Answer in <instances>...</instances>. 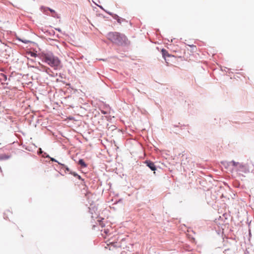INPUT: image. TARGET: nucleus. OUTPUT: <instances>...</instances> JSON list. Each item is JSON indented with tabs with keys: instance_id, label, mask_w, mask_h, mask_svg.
I'll return each mask as SVG.
<instances>
[{
	"instance_id": "obj_8",
	"label": "nucleus",
	"mask_w": 254,
	"mask_h": 254,
	"mask_svg": "<svg viewBox=\"0 0 254 254\" xmlns=\"http://www.w3.org/2000/svg\"><path fill=\"white\" fill-rule=\"evenodd\" d=\"M70 174H72V175H73L75 177H76L77 176H78V174L77 173H76L75 172H70Z\"/></svg>"
},
{
	"instance_id": "obj_13",
	"label": "nucleus",
	"mask_w": 254,
	"mask_h": 254,
	"mask_svg": "<svg viewBox=\"0 0 254 254\" xmlns=\"http://www.w3.org/2000/svg\"><path fill=\"white\" fill-rule=\"evenodd\" d=\"M76 177H77V178H78V179H79V180H80V179H81V178L80 176H79V175H78V176H77Z\"/></svg>"
},
{
	"instance_id": "obj_17",
	"label": "nucleus",
	"mask_w": 254,
	"mask_h": 254,
	"mask_svg": "<svg viewBox=\"0 0 254 254\" xmlns=\"http://www.w3.org/2000/svg\"><path fill=\"white\" fill-rule=\"evenodd\" d=\"M7 218H8V217L7 216L4 217V219H7Z\"/></svg>"
},
{
	"instance_id": "obj_16",
	"label": "nucleus",
	"mask_w": 254,
	"mask_h": 254,
	"mask_svg": "<svg viewBox=\"0 0 254 254\" xmlns=\"http://www.w3.org/2000/svg\"><path fill=\"white\" fill-rule=\"evenodd\" d=\"M42 151L41 148L39 149V153H42Z\"/></svg>"
},
{
	"instance_id": "obj_6",
	"label": "nucleus",
	"mask_w": 254,
	"mask_h": 254,
	"mask_svg": "<svg viewBox=\"0 0 254 254\" xmlns=\"http://www.w3.org/2000/svg\"><path fill=\"white\" fill-rule=\"evenodd\" d=\"M58 164L62 166V169H65V173H66L67 172H69V169L67 167L65 166L64 164H63L60 163H58Z\"/></svg>"
},
{
	"instance_id": "obj_2",
	"label": "nucleus",
	"mask_w": 254,
	"mask_h": 254,
	"mask_svg": "<svg viewBox=\"0 0 254 254\" xmlns=\"http://www.w3.org/2000/svg\"><path fill=\"white\" fill-rule=\"evenodd\" d=\"M44 61L55 69L61 67V61L57 57L52 54L47 53L43 56Z\"/></svg>"
},
{
	"instance_id": "obj_1",
	"label": "nucleus",
	"mask_w": 254,
	"mask_h": 254,
	"mask_svg": "<svg viewBox=\"0 0 254 254\" xmlns=\"http://www.w3.org/2000/svg\"><path fill=\"white\" fill-rule=\"evenodd\" d=\"M107 38L113 43L118 45L126 44L127 42V37L118 32H110L107 35Z\"/></svg>"
},
{
	"instance_id": "obj_7",
	"label": "nucleus",
	"mask_w": 254,
	"mask_h": 254,
	"mask_svg": "<svg viewBox=\"0 0 254 254\" xmlns=\"http://www.w3.org/2000/svg\"><path fill=\"white\" fill-rule=\"evenodd\" d=\"M78 164L83 167H86L87 166L83 159H80L78 161Z\"/></svg>"
},
{
	"instance_id": "obj_9",
	"label": "nucleus",
	"mask_w": 254,
	"mask_h": 254,
	"mask_svg": "<svg viewBox=\"0 0 254 254\" xmlns=\"http://www.w3.org/2000/svg\"><path fill=\"white\" fill-rule=\"evenodd\" d=\"M30 55L31 57H36L37 55L34 53H30Z\"/></svg>"
},
{
	"instance_id": "obj_15",
	"label": "nucleus",
	"mask_w": 254,
	"mask_h": 254,
	"mask_svg": "<svg viewBox=\"0 0 254 254\" xmlns=\"http://www.w3.org/2000/svg\"><path fill=\"white\" fill-rule=\"evenodd\" d=\"M100 225L102 227H103L104 226V225L102 223H101V222H100Z\"/></svg>"
},
{
	"instance_id": "obj_3",
	"label": "nucleus",
	"mask_w": 254,
	"mask_h": 254,
	"mask_svg": "<svg viewBox=\"0 0 254 254\" xmlns=\"http://www.w3.org/2000/svg\"><path fill=\"white\" fill-rule=\"evenodd\" d=\"M230 164L233 166L235 167L236 169L238 171H243L246 169V166L243 164L240 163L239 162L232 161L230 162Z\"/></svg>"
},
{
	"instance_id": "obj_5",
	"label": "nucleus",
	"mask_w": 254,
	"mask_h": 254,
	"mask_svg": "<svg viewBox=\"0 0 254 254\" xmlns=\"http://www.w3.org/2000/svg\"><path fill=\"white\" fill-rule=\"evenodd\" d=\"M161 52L162 56L165 59H166V57H170V55L168 54V52L166 50L162 49Z\"/></svg>"
},
{
	"instance_id": "obj_14",
	"label": "nucleus",
	"mask_w": 254,
	"mask_h": 254,
	"mask_svg": "<svg viewBox=\"0 0 254 254\" xmlns=\"http://www.w3.org/2000/svg\"><path fill=\"white\" fill-rule=\"evenodd\" d=\"M117 21H118L119 23H121V20H120V19H119V18L117 20Z\"/></svg>"
},
{
	"instance_id": "obj_11",
	"label": "nucleus",
	"mask_w": 254,
	"mask_h": 254,
	"mask_svg": "<svg viewBox=\"0 0 254 254\" xmlns=\"http://www.w3.org/2000/svg\"><path fill=\"white\" fill-rule=\"evenodd\" d=\"M51 160L52 161H54V162L59 163L56 159H55L54 158H53L51 159Z\"/></svg>"
},
{
	"instance_id": "obj_12",
	"label": "nucleus",
	"mask_w": 254,
	"mask_h": 254,
	"mask_svg": "<svg viewBox=\"0 0 254 254\" xmlns=\"http://www.w3.org/2000/svg\"><path fill=\"white\" fill-rule=\"evenodd\" d=\"M48 9L52 12H55V11L50 8H48Z\"/></svg>"
},
{
	"instance_id": "obj_4",
	"label": "nucleus",
	"mask_w": 254,
	"mask_h": 254,
	"mask_svg": "<svg viewBox=\"0 0 254 254\" xmlns=\"http://www.w3.org/2000/svg\"><path fill=\"white\" fill-rule=\"evenodd\" d=\"M145 164L152 171L156 170V166L154 165V163L150 161H146Z\"/></svg>"
},
{
	"instance_id": "obj_10",
	"label": "nucleus",
	"mask_w": 254,
	"mask_h": 254,
	"mask_svg": "<svg viewBox=\"0 0 254 254\" xmlns=\"http://www.w3.org/2000/svg\"><path fill=\"white\" fill-rule=\"evenodd\" d=\"M11 212L10 210H7L5 211V212L4 213V215H6V214H8V213H10Z\"/></svg>"
}]
</instances>
